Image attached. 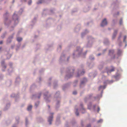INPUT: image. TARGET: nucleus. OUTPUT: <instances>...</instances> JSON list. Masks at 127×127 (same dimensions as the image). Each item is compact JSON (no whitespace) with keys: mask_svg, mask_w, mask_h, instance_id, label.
<instances>
[{"mask_svg":"<svg viewBox=\"0 0 127 127\" xmlns=\"http://www.w3.org/2000/svg\"><path fill=\"white\" fill-rule=\"evenodd\" d=\"M107 24V22L106 20V19H104L102 21L101 24V26L103 27L104 26L106 25Z\"/></svg>","mask_w":127,"mask_h":127,"instance_id":"1","label":"nucleus"},{"mask_svg":"<svg viewBox=\"0 0 127 127\" xmlns=\"http://www.w3.org/2000/svg\"><path fill=\"white\" fill-rule=\"evenodd\" d=\"M15 17H16V20H15V22H17V23L18 21V18L17 17V15L15 14V13H14V14L13 16V18L14 19H15Z\"/></svg>","mask_w":127,"mask_h":127,"instance_id":"2","label":"nucleus"},{"mask_svg":"<svg viewBox=\"0 0 127 127\" xmlns=\"http://www.w3.org/2000/svg\"><path fill=\"white\" fill-rule=\"evenodd\" d=\"M53 115V114H51L52 116L50 117L48 119V122H49V123H50V124H51V122L52 120V119L53 117V116H52Z\"/></svg>","mask_w":127,"mask_h":127,"instance_id":"3","label":"nucleus"},{"mask_svg":"<svg viewBox=\"0 0 127 127\" xmlns=\"http://www.w3.org/2000/svg\"><path fill=\"white\" fill-rule=\"evenodd\" d=\"M117 31H115L114 33V34L113 35V36L112 37V38L113 39L114 38V37L116 36V35L117 34Z\"/></svg>","mask_w":127,"mask_h":127,"instance_id":"4","label":"nucleus"},{"mask_svg":"<svg viewBox=\"0 0 127 127\" xmlns=\"http://www.w3.org/2000/svg\"><path fill=\"white\" fill-rule=\"evenodd\" d=\"M114 69L115 68L114 67H112V69L107 72V73H111V72L114 71Z\"/></svg>","mask_w":127,"mask_h":127,"instance_id":"5","label":"nucleus"},{"mask_svg":"<svg viewBox=\"0 0 127 127\" xmlns=\"http://www.w3.org/2000/svg\"><path fill=\"white\" fill-rule=\"evenodd\" d=\"M32 106L31 105L29 106L28 107V108H27V110L28 111H30L31 110L32 108Z\"/></svg>","mask_w":127,"mask_h":127,"instance_id":"6","label":"nucleus"},{"mask_svg":"<svg viewBox=\"0 0 127 127\" xmlns=\"http://www.w3.org/2000/svg\"><path fill=\"white\" fill-rule=\"evenodd\" d=\"M22 39V38L21 37H18L17 38V40L18 42H20L21 41Z\"/></svg>","mask_w":127,"mask_h":127,"instance_id":"7","label":"nucleus"},{"mask_svg":"<svg viewBox=\"0 0 127 127\" xmlns=\"http://www.w3.org/2000/svg\"><path fill=\"white\" fill-rule=\"evenodd\" d=\"M105 86H100L99 87V90H100L101 89H104L105 88Z\"/></svg>","mask_w":127,"mask_h":127,"instance_id":"8","label":"nucleus"},{"mask_svg":"<svg viewBox=\"0 0 127 127\" xmlns=\"http://www.w3.org/2000/svg\"><path fill=\"white\" fill-rule=\"evenodd\" d=\"M44 1V0H40L38 1L37 3V4H39L42 3Z\"/></svg>","mask_w":127,"mask_h":127,"instance_id":"9","label":"nucleus"},{"mask_svg":"<svg viewBox=\"0 0 127 127\" xmlns=\"http://www.w3.org/2000/svg\"><path fill=\"white\" fill-rule=\"evenodd\" d=\"M78 109H77L76 110V111L75 112V114L77 116H78L79 115V113L78 112Z\"/></svg>","mask_w":127,"mask_h":127,"instance_id":"10","label":"nucleus"},{"mask_svg":"<svg viewBox=\"0 0 127 127\" xmlns=\"http://www.w3.org/2000/svg\"><path fill=\"white\" fill-rule=\"evenodd\" d=\"M114 52V51L113 50H110L109 52V53L110 54L111 53L113 54Z\"/></svg>","mask_w":127,"mask_h":127,"instance_id":"11","label":"nucleus"},{"mask_svg":"<svg viewBox=\"0 0 127 127\" xmlns=\"http://www.w3.org/2000/svg\"><path fill=\"white\" fill-rule=\"evenodd\" d=\"M126 38H127V36H125L124 37V40H123V41L124 42H126Z\"/></svg>","mask_w":127,"mask_h":127,"instance_id":"12","label":"nucleus"},{"mask_svg":"<svg viewBox=\"0 0 127 127\" xmlns=\"http://www.w3.org/2000/svg\"><path fill=\"white\" fill-rule=\"evenodd\" d=\"M39 104V102H37L35 103V105L36 107H37Z\"/></svg>","mask_w":127,"mask_h":127,"instance_id":"13","label":"nucleus"},{"mask_svg":"<svg viewBox=\"0 0 127 127\" xmlns=\"http://www.w3.org/2000/svg\"><path fill=\"white\" fill-rule=\"evenodd\" d=\"M77 93V92L76 91H74L73 92V94L74 95H76Z\"/></svg>","mask_w":127,"mask_h":127,"instance_id":"14","label":"nucleus"},{"mask_svg":"<svg viewBox=\"0 0 127 127\" xmlns=\"http://www.w3.org/2000/svg\"><path fill=\"white\" fill-rule=\"evenodd\" d=\"M102 120H100L98 121L97 122L98 123H100L102 122Z\"/></svg>","mask_w":127,"mask_h":127,"instance_id":"15","label":"nucleus"},{"mask_svg":"<svg viewBox=\"0 0 127 127\" xmlns=\"http://www.w3.org/2000/svg\"><path fill=\"white\" fill-rule=\"evenodd\" d=\"M32 3V0H30V1L28 2V4L29 5H30Z\"/></svg>","mask_w":127,"mask_h":127,"instance_id":"16","label":"nucleus"},{"mask_svg":"<svg viewBox=\"0 0 127 127\" xmlns=\"http://www.w3.org/2000/svg\"><path fill=\"white\" fill-rule=\"evenodd\" d=\"M100 110V108L99 107H97V112H98Z\"/></svg>","mask_w":127,"mask_h":127,"instance_id":"17","label":"nucleus"},{"mask_svg":"<svg viewBox=\"0 0 127 127\" xmlns=\"http://www.w3.org/2000/svg\"><path fill=\"white\" fill-rule=\"evenodd\" d=\"M122 23V19H121L120 21V24H121Z\"/></svg>","mask_w":127,"mask_h":127,"instance_id":"18","label":"nucleus"},{"mask_svg":"<svg viewBox=\"0 0 127 127\" xmlns=\"http://www.w3.org/2000/svg\"><path fill=\"white\" fill-rule=\"evenodd\" d=\"M84 72H85L84 71H82V72L81 73V75H83V74L84 73Z\"/></svg>","mask_w":127,"mask_h":127,"instance_id":"19","label":"nucleus"},{"mask_svg":"<svg viewBox=\"0 0 127 127\" xmlns=\"http://www.w3.org/2000/svg\"><path fill=\"white\" fill-rule=\"evenodd\" d=\"M86 127H91V126L89 124Z\"/></svg>","mask_w":127,"mask_h":127,"instance_id":"20","label":"nucleus"},{"mask_svg":"<svg viewBox=\"0 0 127 127\" xmlns=\"http://www.w3.org/2000/svg\"><path fill=\"white\" fill-rule=\"evenodd\" d=\"M66 77H68V78H70V77H71V76H68V75H66Z\"/></svg>","mask_w":127,"mask_h":127,"instance_id":"21","label":"nucleus"},{"mask_svg":"<svg viewBox=\"0 0 127 127\" xmlns=\"http://www.w3.org/2000/svg\"><path fill=\"white\" fill-rule=\"evenodd\" d=\"M3 42L2 41H0V44H2V43Z\"/></svg>","mask_w":127,"mask_h":127,"instance_id":"22","label":"nucleus"},{"mask_svg":"<svg viewBox=\"0 0 127 127\" xmlns=\"http://www.w3.org/2000/svg\"><path fill=\"white\" fill-rule=\"evenodd\" d=\"M41 94H39V95H40V96H39L38 97V98H40V96H41Z\"/></svg>","mask_w":127,"mask_h":127,"instance_id":"23","label":"nucleus"},{"mask_svg":"<svg viewBox=\"0 0 127 127\" xmlns=\"http://www.w3.org/2000/svg\"><path fill=\"white\" fill-rule=\"evenodd\" d=\"M10 37H9V38H8V40H7V41H8V40H9V39H10Z\"/></svg>","mask_w":127,"mask_h":127,"instance_id":"24","label":"nucleus"},{"mask_svg":"<svg viewBox=\"0 0 127 127\" xmlns=\"http://www.w3.org/2000/svg\"><path fill=\"white\" fill-rule=\"evenodd\" d=\"M26 124H27V119H26Z\"/></svg>","mask_w":127,"mask_h":127,"instance_id":"25","label":"nucleus"},{"mask_svg":"<svg viewBox=\"0 0 127 127\" xmlns=\"http://www.w3.org/2000/svg\"><path fill=\"white\" fill-rule=\"evenodd\" d=\"M6 67V66H4V68H5Z\"/></svg>","mask_w":127,"mask_h":127,"instance_id":"26","label":"nucleus"},{"mask_svg":"<svg viewBox=\"0 0 127 127\" xmlns=\"http://www.w3.org/2000/svg\"><path fill=\"white\" fill-rule=\"evenodd\" d=\"M4 35L3 36H1V37H2V38H3L4 37Z\"/></svg>","mask_w":127,"mask_h":127,"instance_id":"27","label":"nucleus"},{"mask_svg":"<svg viewBox=\"0 0 127 127\" xmlns=\"http://www.w3.org/2000/svg\"><path fill=\"white\" fill-rule=\"evenodd\" d=\"M48 108H50V106H49V105H48Z\"/></svg>","mask_w":127,"mask_h":127,"instance_id":"28","label":"nucleus"},{"mask_svg":"<svg viewBox=\"0 0 127 127\" xmlns=\"http://www.w3.org/2000/svg\"><path fill=\"white\" fill-rule=\"evenodd\" d=\"M100 55V54H98V56H99V55Z\"/></svg>","mask_w":127,"mask_h":127,"instance_id":"29","label":"nucleus"},{"mask_svg":"<svg viewBox=\"0 0 127 127\" xmlns=\"http://www.w3.org/2000/svg\"><path fill=\"white\" fill-rule=\"evenodd\" d=\"M82 109H83V110H84V111H85V109H84V108H83Z\"/></svg>","mask_w":127,"mask_h":127,"instance_id":"30","label":"nucleus"},{"mask_svg":"<svg viewBox=\"0 0 127 127\" xmlns=\"http://www.w3.org/2000/svg\"><path fill=\"white\" fill-rule=\"evenodd\" d=\"M83 82H82H82H81V84H83Z\"/></svg>","mask_w":127,"mask_h":127,"instance_id":"31","label":"nucleus"},{"mask_svg":"<svg viewBox=\"0 0 127 127\" xmlns=\"http://www.w3.org/2000/svg\"><path fill=\"white\" fill-rule=\"evenodd\" d=\"M12 38H13V37H11V39H12Z\"/></svg>","mask_w":127,"mask_h":127,"instance_id":"32","label":"nucleus"},{"mask_svg":"<svg viewBox=\"0 0 127 127\" xmlns=\"http://www.w3.org/2000/svg\"><path fill=\"white\" fill-rule=\"evenodd\" d=\"M1 49V47L0 48V50Z\"/></svg>","mask_w":127,"mask_h":127,"instance_id":"33","label":"nucleus"},{"mask_svg":"<svg viewBox=\"0 0 127 127\" xmlns=\"http://www.w3.org/2000/svg\"><path fill=\"white\" fill-rule=\"evenodd\" d=\"M69 59V58H68L67 59V60H68V59Z\"/></svg>","mask_w":127,"mask_h":127,"instance_id":"34","label":"nucleus"},{"mask_svg":"<svg viewBox=\"0 0 127 127\" xmlns=\"http://www.w3.org/2000/svg\"><path fill=\"white\" fill-rule=\"evenodd\" d=\"M1 31V29H0V32Z\"/></svg>","mask_w":127,"mask_h":127,"instance_id":"35","label":"nucleus"},{"mask_svg":"<svg viewBox=\"0 0 127 127\" xmlns=\"http://www.w3.org/2000/svg\"><path fill=\"white\" fill-rule=\"evenodd\" d=\"M84 33H82V35Z\"/></svg>","mask_w":127,"mask_h":127,"instance_id":"36","label":"nucleus"},{"mask_svg":"<svg viewBox=\"0 0 127 127\" xmlns=\"http://www.w3.org/2000/svg\"><path fill=\"white\" fill-rule=\"evenodd\" d=\"M81 106H82V104H81Z\"/></svg>","mask_w":127,"mask_h":127,"instance_id":"37","label":"nucleus"},{"mask_svg":"<svg viewBox=\"0 0 127 127\" xmlns=\"http://www.w3.org/2000/svg\"><path fill=\"white\" fill-rule=\"evenodd\" d=\"M13 127H14V126H13Z\"/></svg>","mask_w":127,"mask_h":127,"instance_id":"38","label":"nucleus"}]
</instances>
